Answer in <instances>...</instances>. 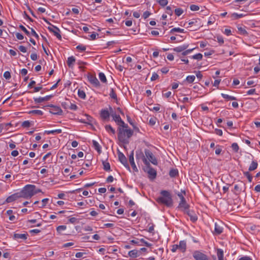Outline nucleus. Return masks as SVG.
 I'll list each match as a JSON object with an SVG mask.
<instances>
[{"label": "nucleus", "mask_w": 260, "mask_h": 260, "mask_svg": "<svg viewBox=\"0 0 260 260\" xmlns=\"http://www.w3.org/2000/svg\"><path fill=\"white\" fill-rule=\"evenodd\" d=\"M133 133V131L130 128L124 129L119 127L118 139L122 143L128 144L129 143V139L132 136Z\"/></svg>", "instance_id": "1"}, {"label": "nucleus", "mask_w": 260, "mask_h": 260, "mask_svg": "<svg viewBox=\"0 0 260 260\" xmlns=\"http://www.w3.org/2000/svg\"><path fill=\"white\" fill-rule=\"evenodd\" d=\"M160 194L161 196L157 199V202L169 207L172 206L173 200L170 193L167 190H161Z\"/></svg>", "instance_id": "2"}, {"label": "nucleus", "mask_w": 260, "mask_h": 260, "mask_svg": "<svg viewBox=\"0 0 260 260\" xmlns=\"http://www.w3.org/2000/svg\"><path fill=\"white\" fill-rule=\"evenodd\" d=\"M34 185L28 184L20 191L21 197L24 199L31 198L34 196Z\"/></svg>", "instance_id": "3"}, {"label": "nucleus", "mask_w": 260, "mask_h": 260, "mask_svg": "<svg viewBox=\"0 0 260 260\" xmlns=\"http://www.w3.org/2000/svg\"><path fill=\"white\" fill-rule=\"evenodd\" d=\"M143 171L148 174V177L150 180H154L156 178L157 175V172L156 170L152 168L149 162L145 165L143 167Z\"/></svg>", "instance_id": "4"}, {"label": "nucleus", "mask_w": 260, "mask_h": 260, "mask_svg": "<svg viewBox=\"0 0 260 260\" xmlns=\"http://www.w3.org/2000/svg\"><path fill=\"white\" fill-rule=\"evenodd\" d=\"M192 256L195 260H210L208 255L199 250L193 251Z\"/></svg>", "instance_id": "5"}, {"label": "nucleus", "mask_w": 260, "mask_h": 260, "mask_svg": "<svg viewBox=\"0 0 260 260\" xmlns=\"http://www.w3.org/2000/svg\"><path fill=\"white\" fill-rule=\"evenodd\" d=\"M144 152L146 158L149 160L148 161L149 162H151L152 164L154 165H157V160L151 151H150L149 150L147 149H145L144 150Z\"/></svg>", "instance_id": "6"}, {"label": "nucleus", "mask_w": 260, "mask_h": 260, "mask_svg": "<svg viewBox=\"0 0 260 260\" xmlns=\"http://www.w3.org/2000/svg\"><path fill=\"white\" fill-rule=\"evenodd\" d=\"M44 20L48 23L49 24V25H51V26H49L48 27V30L50 31V32H52L54 34V35L59 39V40H61V35H60V34L59 33V32L60 31V30L56 26H54L53 25H51V23L48 21L46 19H44Z\"/></svg>", "instance_id": "7"}, {"label": "nucleus", "mask_w": 260, "mask_h": 260, "mask_svg": "<svg viewBox=\"0 0 260 260\" xmlns=\"http://www.w3.org/2000/svg\"><path fill=\"white\" fill-rule=\"evenodd\" d=\"M136 157L137 161L142 159L145 165L149 162L147 159L146 158V156L144 155L143 152L141 150L136 151Z\"/></svg>", "instance_id": "8"}, {"label": "nucleus", "mask_w": 260, "mask_h": 260, "mask_svg": "<svg viewBox=\"0 0 260 260\" xmlns=\"http://www.w3.org/2000/svg\"><path fill=\"white\" fill-rule=\"evenodd\" d=\"M88 80L89 82L96 87H99L100 86V82L96 77L92 75H89L88 76Z\"/></svg>", "instance_id": "9"}, {"label": "nucleus", "mask_w": 260, "mask_h": 260, "mask_svg": "<svg viewBox=\"0 0 260 260\" xmlns=\"http://www.w3.org/2000/svg\"><path fill=\"white\" fill-rule=\"evenodd\" d=\"M118 158L119 161L128 170L130 169L127 164V159L125 155L121 152L118 153Z\"/></svg>", "instance_id": "10"}, {"label": "nucleus", "mask_w": 260, "mask_h": 260, "mask_svg": "<svg viewBox=\"0 0 260 260\" xmlns=\"http://www.w3.org/2000/svg\"><path fill=\"white\" fill-rule=\"evenodd\" d=\"M20 198H22L21 196L20 192H18L8 197L6 199V202L7 203H11Z\"/></svg>", "instance_id": "11"}, {"label": "nucleus", "mask_w": 260, "mask_h": 260, "mask_svg": "<svg viewBox=\"0 0 260 260\" xmlns=\"http://www.w3.org/2000/svg\"><path fill=\"white\" fill-rule=\"evenodd\" d=\"M223 224L221 222L217 223L216 222L215 223V229H214V234L216 235H219L220 234L222 231H223V227H222Z\"/></svg>", "instance_id": "12"}, {"label": "nucleus", "mask_w": 260, "mask_h": 260, "mask_svg": "<svg viewBox=\"0 0 260 260\" xmlns=\"http://www.w3.org/2000/svg\"><path fill=\"white\" fill-rule=\"evenodd\" d=\"M129 161L131 164V165L132 166V167L133 168V169L135 172H138V169L135 165V163L134 162V150L132 151L129 155Z\"/></svg>", "instance_id": "13"}, {"label": "nucleus", "mask_w": 260, "mask_h": 260, "mask_svg": "<svg viewBox=\"0 0 260 260\" xmlns=\"http://www.w3.org/2000/svg\"><path fill=\"white\" fill-rule=\"evenodd\" d=\"M50 112L53 114L61 115H62L63 111L59 107L54 106L50 110Z\"/></svg>", "instance_id": "14"}, {"label": "nucleus", "mask_w": 260, "mask_h": 260, "mask_svg": "<svg viewBox=\"0 0 260 260\" xmlns=\"http://www.w3.org/2000/svg\"><path fill=\"white\" fill-rule=\"evenodd\" d=\"M53 97L52 95H47L45 97H40L34 98V101L36 103H40L44 101H49L51 98Z\"/></svg>", "instance_id": "15"}, {"label": "nucleus", "mask_w": 260, "mask_h": 260, "mask_svg": "<svg viewBox=\"0 0 260 260\" xmlns=\"http://www.w3.org/2000/svg\"><path fill=\"white\" fill-rule=\"evenodd\" d=\"M188 44H183L182 45L178 46L177 47H176L173 49V50L176 52H182V51L186 50L188 47Z\"/></svg>", "instance_id": "16"}, {"label": "nucleus", "mask_w": 260, "mask_h": 260, "mask_svg": "<svg viewBox=\"0 0 260 260\" xmlns=\"http://www.w3.org/2000/svg\"><path fill=\"white\" fill-rule=\"evenodd\" d=\"M178 208H183L184 211L188 209L189 205L187 204L185 199L180 201Z\"/></svg>", "instance_id": "17"}, {"label": "nucleus", "mask_w": 260, "mask_h": 260, "mask_svg": "<svg viewBox=\"0 0 260 260\" xmlns=\"http://www.w3.org/2000/svg\"><path fill=\"white\" fill-rule=\"evenodd\" d=\"M110 114L113 117V120L117 123H119L121 121V118L120 116L118 115H116L113 111L112 108L110 107Z\"/></svg>", "instance_id": "18"}, {"label": "nucleus", "mask_w": 260, "mask_h": 260, "mask_svg": "<svg viewBox=\"0 0 260 260\" xmlns=\"http://www.w3.org/2000/svg\"><path fill=\"white\" fill-rule=\"evenodd\" d=\"M27 234H14L13 237L15 240L22 239L25 240L27 239Z\"/></svg>", "instance_id": "19"}, {"label": "nucleus", "mask_w": 260, "mask_h": 260, "mask_svg": "<svg viewBox=\"0 0 260 260\" xmlns=\"http://www.w3.org/2000/svg\"><path fill=\"white\" fill-rule=\"evenodd\" d=\"M178 245L179 247V249L180 250H181L183 252L185 251L186 249V243L185 241H180L179 242V244Z\"/></svg>", "instance_id": "20"}, {"label": "nucleus", "mask_w": 260, "mask_h": 260, "mask_svg": "<svg viewBox=\"0 0 260 260\" xmlns=\"http://www.w3.org/2000/svg\"><path fill=\"white\" fill-rule=\"evenodd\" d=\"M185 212L190 217V219L192 222H195L197 220L198 217L195 214L191 212L188 210L185 211Z\"/></svg>", "instance_id": "21"}, {"label": "nucleus", "mask_w": 260, "mask_h": 260, "mask_svg": "<svg viewBox=\"0 0 260 260\" xmlns=\"http://www.w3.org/2000/svg\"><path fill=\"white\" fill-rule=\"evenodd\" d=\"M110 114H111L110 112H109L107 110H102V111H101V116L102 118L104 119L109 118Z\"/></svg>", "instance_id": "22"}, {"label": "nucleus", "mask_w": 260, "mask_h": 260, "mask_svg": "<svg viewBox=\"0 0 260 260\" xmlns=\"http://www.w3.org/2000/svg\"><path fill=\"white\" fill-rule=\"evenodd\" d=\"M92 144L94 148V149L98 151V152L100 154L102 152L101 147L100 146L99 143L95 140H92Z\"/></svg>", "instance_id": "23"}, {"label": "nucleus", "mask_w": 260, "mask_h": 260, "mask_svg": "<svg viewBox=\"0 0 260 260\" xmlns=\"http://www.w3.org/2000/svg\"><path fill=\"white\" fill-rule=\"evenodd\" d=\"M138 253H139L138 250H137L136 249H134V250L129 251L128 252V254L130 257H133V258H136L139 256V254H138Z\"/></svg>", "instance_id": "24"}, {"label": "nucleus", "mask_w": 260, "mask_h": 260, "mask_svg": "<svg viewBox=\"0 0 260 260\" xmlns=\"http://www.w3.org/2000/svg\"><path fill=\"white\" fill-rule=\"evenodd\" d=\"M258 166V164L256 160H252L250 164L248 170L249 171H252L255 170Z\"/></svg>", "instance_id": "25"}, {"label": "nucleus", "mask_w": 260, "mask_h": 260, "mask_svg": "<svg viewBox=\"0 0 260 260\" xmlns=\"http://www.w3.org/2000/svg\"><path fill=\"white\" fill-rule=\"evenodd\" d=\"M85 119L83 120V122L87 123L88 124H92L93 118L92 117L88 115H85Z\"/></svg>", "instance_id": "26"}, {"label": "nucleus", "mask_w": 260, "mask_h": 260, "mask_svg": "<svg viewBox=\"0 0 260 260\" xmlns=\"http://www.w3.org/2000/svg\"><path fill=\"white\" fill-rule=\"evenodd\" d=\"M62 132V130L61 129H57L54 130H51V131H45V134H47L48 135L49 134H53L55 135L56 134H60Z\"/></svg>", "instance_id": "27"}, {"label": "nucleus", "mask_w": 260, "mask_h": 260, "mask_svg": "<svg viewBox=\"0 0 260 260\" xmlns=\"http://www.w3.org/2000/svg\"><path fill=\"white\" fill-rule=\"evenodd\" d=\"M75 58L74 56H72L68 57L67 60V64L69 67H72L73 64L75 62Z\"/></svg>", "instance_id": "28"}, {"label": "nucleus", "mask_w": 260, "mask_h": 260, "mask_svg": "<svg viewBox=\"0 0 260 260\" xmlns=\"http://www.w3.org/2000/svg\"><path fill=\"white\" fill-rule=\"evenodd\" d=\"M178 175L177 169H172L169 172V175L171 178H174Z\"/></svg>", "instance_id": "29"}, {"label": "nucleus", "mask_w": 260, "mask_h": 260, "mask_svg": "<svg viewBox=\"0 0 260 260\" xmlns=\"http://www.w3.org/2000/svg\"><path fill=\"white\" fill-rule=\"evenodd\" d=\"M217 255L218 260H223V251L221 249H218L217 251Z\"/></svg>", "instance_id": "30"}, {"label": "nucleus", "mask_w": 260, "mask_h": 260, "mask_svg": "<svg viewBox=\"0 0 260 260\" xmlns=\"http://www.w3.org/2000/svg\"><path fill=\"white\" fill-rule=\"evenodd\" d=\"M29 114H35L37 115H42L43 114V112L41 110H34L29 111L28 112Z\"/></svg>", "instance_id": "31"}, {"label": "nucleus", "mask_w": 260, "mask_h": 260, "mask_svg": "<svg viewBox=\"0 0 260 260\" xmlns=\"http://www.w3.org/2000/svg\"><path fill=\"white\" fill-rule=\"evenodd\" d=\"M103 169L106 171H110V164L106 161H103Z\"/></svg>", "instance_id": "32"}, {"label": "nucleus", "mask_w": 260, "mask_h": 260, "mask_svg": "<svg viewBox=\"0 0 260 260\" xmlns=\"http://www.w3.org/2000/svg\"><path fill=\"white\" fill-rule=\"evenodd\" d=\"M99 78H100V80H101V81L103 83H107V79H106V76L105 75V74L103 73H100L99 74Z\"/></svg>", "instance_id": "33"}, {"label": "nucleus", "mask_w": 260, "mask_h": 260, "mask_svg": "<svg viewBox=\"0 0 260 260\" xmlns=\"http://www.w3.org/2000/svg\"><path fill=\"white\" fill-rule=\"evenodd\" d=\"M221 96L224 98L226 99L227 100H236L237 99L233 96L229 95L225 93H221Z\"/></svg>", "instance_id": "34"}, {"label": "nucleus", "mask_w": 260, "mask_h": 260, "mask_svg": "<svg viewBox=\"0 0 260 260\" xmlns=\"http://www.w3.org/2000/svg\"><path fill=\"white\" fill-rule=\"evenodd\" d=\"M245 15L243 14H238V13H234L232 14V17L233 18V19H238L239 18H242L244 16H245Z\"/></svg>", "instance_id": "35"}, {"label": "nucleus", "mask_w": 260, "mask_h": 260, "mask_svg": "<svg viewBox=\"0 0 260 260\" xmlns=\"http://www.w3.org/2000/svg\"><path fill=\"white\" fill-rule=\"evenodd\" d=\"M105 129L109 133H111L113 134L115 133V131L112 127L110 125H106L105 126Z\"/></svg>", "instance_id": "36"}, {"label": "nucleus", "mask_w": 260, "mask_h": 260, "mask_svg": "<svg viewBox=\"0 0 260 260\" xmlns=\"http://www.w3.org/2000/svg\"><path fill=\"white\" fill-rule=\"evenodd\" d=\"M78 94L79 98L85 99L86 97V94L83 90L79 89L78 91Z\"/></svg>", "instance_id": "37"}, {"label": "nucleus", "mask_w": 260, "mask_h": 260, "mask_svg": "<svg viewBox=\"0 0 260 260\" xmlns=\"http://www.w3.org/2000/svg\"><path fill=\"white\" fill-rule=\"evenodd\" d=\"M195 76L193 75L191 76H188L186 78V80L189 83H192L194 80H195Z\"/></svg>", "instance_id": "38"}, {"label": "nucleus", "mask_w": 260, "mask_h": 260, "mask_svg": "<svg viewBox=\"0 0 260 260\" xmlns=\"http://www.w3.org/2000/svg\"><path fill=\"white\" fill-rule=\"evenodd\" d=\"M156 2L162 7L166 6L168 3V0H156Z\"/></svg>", "instance_id": "39"}, {"label": "nucleus", "mask_w": 260, "mask_h": 260, "mask_svg": "<svg viewBox=\"0 0 260 260\" xmlns=\"http://www.w3.org/2000/svg\"><path fill=\"white\" fill-rule=\"evenodd\" d=\"M110 97L114 100H117V95L115 92L113 88L111 89L110 93L109 94Z\"/></svg>", "instance_id": "40"}, {"label": "nucleus", "mask_w": 260, "mask_h": 260, "mask_svg": "<svg viewBox=\"0 0 260 260\" xmlns=\"http://www.w3.org/2000/svg\"><path fill=\"white\" fill-rule=\"evenodd\" d=\"M238 29L239 31L240 32V34L243 35H247L248 32L243 27H238Z\"/></svg>", "instance_id": "41"}, {"label": "nucleus", "mask_w": 260, "mask_h": 260, "mask_svg": "<svg viewBox=\"0 0 260 260\" xmlns=\"http://www.w3.org/2000/svg\"><path fill=\"white\" fill-rule=\"evenodd\" d=\"M174 32H184V29H181L180 28H173V29H172L170 31V32L171 33H173Z\"/></svg>", "instance_id": "42"}, {"label": "nucleus", "mask_w": 260, "mask_h": 260, "mask_svg": "<svg viewBox=\"0 0 260 260\" xmlns=\"http://www.w3.org/2000/svg\"><path fill=\"white\" fill-rule=\"evenodd\" d=\"M194 48L189 49H186L184 51L182 52L181 55L183 56H185L189 53H190L191 52H192Z\"/></svg>", "instance_id": "43"}, {"label": "nucleus", "mask_w": 260, "mask_h": 260, "mask_svg": "<svg viewBox=\"0 0 260 260\" xmlns=\"http://www.w3.org/2000/svg\"><path fill=\"white\" fill-rule=\"evenodd\" d=\"M203 55L201 53L196 54L192 56V58L194 59L201 60L202 59Z\"/></svg>", "instance_id": "44"}, {"label": "nucleus", "mask_w": 260, "mask_h": 260, "mask_svg": "<svg viewBox=\"0 0 260 260\" xmlns=\"http://www.w3.org/2000/svg\"><path fill=\"white\" fill-rule=\"evenodd\" d=\"M66 228L67 227L66 225H59L57 227L56 230L58 233H60L61 231L65 230Z\"/></svg>", "instance_id": "45"}, {"label": "nucleus", "mask_w": 260, "mask_h": 260, "mask_svg": "<svg viewBox=\"0 0 260 260\" xmlns=\"http://www.w3.org/2000/svg\"><path fill=\"white\" fill-rule=\"evenodd\" d=\"M244 175L247 178L249 182H251L252 181V177L248 172H244Z\"/></svg>", "instance_id": "46"}, {"label": "nucleus", "mask_w": 260, "mask_h": 260, "mask_svg": "<svg viewBox=\"0 0 260 260\" xmlns=\"http://www.w3.org/2000/svg\"><path fill=\"white\" fill-rule=\"evenodd\" d=\"M232 148L233 150L236 152H237L239 149V147L237 143H234L232 144Z\"/></svg>", "instance_id": "47"}, {"label": "nucleus", "mask_w": 260, "mask_h": 260, "mask_svg": "<svg viewBox=\"0 0 260 260\" xmlns=\"http://www.w3.org/2000/svg\"><path fill=\"white\" fill-rule=\"evenodd\" d=\"M48 201H49V199L47 198L43 199L42 200V203L39 206V207L40 208L44 207L46 205V204L48 203Z\"/></svg>", "instance_id": "48"}, {"label": "nucleus", "mask_w": 260, "mask_h": 260, "mask_svg": "<svg viewBox=\"0 0 260 260\" xmlns=\"http://www.w3.org/2000/svg\"><path fill=\"white\" fill-rule=\"evenodd\" d=\"M19 28L23 31L27 36L30 35V32L26 29V28L22 25H19Z\"/></svg>", "instance_id": "49"}, {"label": "nucleus", "mask_w": 260, "mask_h": 260, "mask_svg": "<svg viewBox=\"0 0 260 260\" xmlns=\"http://www.w3.org/2000/svg\"><path fill=\"white\" fill-rule=\"evenodd\" d=\"M175 13L177 16H179L183 13V11L182 9L178 8L175 9Z\"/></svg>", "instance_id": "50"}, {"label": "nucleus", "mask_w": 260, "mask_h": 260, "mask_svg": "<svg viewBox=\"0 0 260 260\" xmlns=\"http://www.w3.org/2000/svg\"><path fill=\"white\" fill-rule=\"evenodd\" d=\"M190 9L192 11H198L199 10L200 8L198 6L196 5H191L190 6Z\"/></svg>", "instance_id": "51"}, {"label": "nucleus", "mask_w": 260, "mask_h": 260, "mask_svg": "<svg viewBox=\"0 0 260 260\" xmlns=\"http://www.w3.org/2000/svg\"><path fill=\"white\" fill-rule=\"evenodd\" d=\"M28 27L31 29V34L32 36H34L37 39L39 38V35L36 33L35 30L32 28H30V27L28 26Z\"/></svg>", "instance_id": "52"}, {"label": "nucleus", "mask_w": 260, "mask_h": 260, "mask_svg": "<svg viewBox=\"0 0 260 260\" xmlns=\"http://www.w3.org/2000/svg\"><path fill=\"white\" fill-rule=\"evenodd\" d=\"M76 49L81 51H84L86 50V47L82 45H80L76 47Z\"/></svg>", "instance_id": "53"}, {"label": "nucleus", "mask_w": 260, "mask_h": 260, "mask_svg": "<svg viewBox=\"0 0 260 260\" xmlns=\"http://www.w3.org/2000/svg\"><path fill=\"white\" fill-rule=\"evenodd\" d=\"M159 76L156 73H153L152 74V77H151V81H155L158 78Z\"/></svg>", "instance_id": "54"}, {"label": "nucleus", "mask_w": 260, "mask_h": 260, "mask_svg": "<svg viewBox=\"0 0 260 260\" xmlns=\"http://www.w3.org/2000/svg\"><path fill=\"white\" fill-rule=\"evenodd\" d=\"M4 77L6 79H9L11 78V74L9 71H6L4 73Z\"/></svg>", "instance_id": "55"}, {"label": "nucleus", "mask_w": 260, "mask_h": 260, "mask_svg": "<svg viewBox=\"0 0 260 260\" xmlns=\"http://www.w3.org/2000/svg\"><path fill=\"white\" fill-rule=\"evenodd\" d=\"M78 64L79 65V68L81 70H83L84 69V67L82 66L83 65H85L87 64L86 62H83L82 61H78Z\"/></svg>", "instance_id": "56"}, {"label": "nucleus", "mask_w": 260, "mask_h": 260, "mask_svg": "<svg viewBox=\"0 0 260 260\" xmlns=\"http://www.w3.org/2000/svg\"><path fill=\"white\" fill-rule=\"evenodd\" d=\"M166 13L169 15H172L173 14V11L170 6H168L166 8Z\"/></svg>", "instance_id": "57"}, {"label": "nucleus", "mask_w": 260, "mask_h": 260, "mask_svg": "<svg viewBox=\"0 0 260 260\" xmlns=\"http://www.w3.org/2000/svg\"><path fill=\"white\" fill-rule=\"evenodd\" d=\"M22 126L24 127H28L30 126V122L29 121H24L22 124Z\"/></svg>", "instance_id": "58"}, {"label": "nucleus", "mask_w": 260, "mask_h": 260, "mask_svg": "<svg viewBox=\"0 0 260 260\" xmlns=\"http://www.w3.org/2000/svg\"><path fill=\"white\" fill-rule=\"evenodd\" d=\"M16 38H17L18 40H22V39H23V38H24L23 36L21 34H20V33H19V32H17V33L16 34Z\"/></svg>", "instance_id": "59"}, {"label": "nucleus", "mask_w": 260, "mask_h": 260, "mask_svg": "<svg viewBox=\"0 0 260 260\" xmlns=\"http://www.w3.org/2000/svg\"><path fill=\"white\" fill-rule=\"evenodd\" d=\"M18 49L21 52L23 53H25L27 51L26 48L24 46L21 45L19 46Z\"/></svg>", "instance_id": "60"}, {"label": "nucleus", "mask_w": 260, "mask_h": 260, "mask_svg": "<svg viewBox=\"0 0 260 260\" xmlns=\"http://www.w3.org/2000/svg\"><path fill=\"white\" fill-rule=\"evenodd\" d=\"M151 13L149 11H145L143 15V16L144 19L147 18L150 15Z\"/></svg>", "instance_id": "61"}, {"label": "nucleus", "mask_w": 260, "mask_h": 260, "mask_svg": "<svg viewBox=\"0 0 260 260\" xmlns=\"http://www.w3.org/2000/svg\"><path fill=\"white\" fill-rule=\"evenodd\" d=\"M179 249L178 245L177 244H175L172 246V248L171 249V251L173 252H175L176 251L177 249Z\"/></svg>", "instance_id": "62"}, {"label": "nucleus", "mask_w": 260, "mask_h": 260, "mask_svg": "<svg viewBox=\"0 0 260 260\" xmlns=\"http://www.w3.org/2000/svg\"><path fill=\"white\" fill-rule=\"evenodd\" d=\"M30 58L32 60H36L38 58V56H37V54L36 53H32L31 55H30Z\"/></svg>", "instance_id": "63"}, {"label": "nucleus", "mask_w": 260, "mask_h": 260, "mask_svg": "<svg viewBox=\"0 0 260 260\" xmlns=\"http://www.w3.org/2000/svg\"><path fill=\"white\" fill-rule=\"evenodd\" d=\"M215 132L217 135L222 136V131L221 129L216 128L215 129Z\"/></svg>", "instance_id": "64"}]
</instances>
